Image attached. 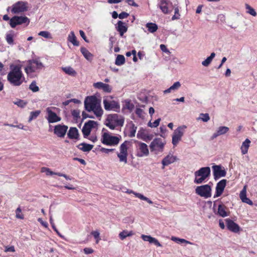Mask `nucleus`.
I'll use <instances>...</instances> for the list:
<instances>
[{
  "label": "nucleus",
  "instance_id": "nucleus-1",
  "mask_svg": "<svg viewBox=\"0 0 257 257\" xmlns=\"http://www.w3.org/2000/svg\"><path fill=\"white\" fill-rule=\"evenodd\" d=\"M22 67V65L20 64L10 65V71L8 74L7 80L13 86H19L25 82Z\"/></svg>",
  "mask_w": 257,
  "mask_h": 257
},
{
  "label": "nucleus",
  "instance_id": "nucleus-2",
  "mask_svg": "<svg viewBox=\"0 0 257 257\" xmlns=\"http://www.w3.org/2000/svg\"><path fill=\"white\" fill-rule=\"evenodd\" d=\"M84 106L87 111L93 112L98 118H100L103 113L100 101L95 96L86 97L84 101Z\"/></svg>",
  "mask_w": 257,
  "mask_h": 257
},
{
  "label": "nucleus",
  "instance_id": "nucleus-3",
  "mask_svg": "<svg viewBox=\"0 0 257 257\" xmlns=\"http://www.w3.org/2000/svg\"><path fill=\"white\" fill-rule=\"evenodd\" d=\"M123 123L124 119L122 117L117 114L108 115L104 122L105 125L112 130L117 126H122Z\"/></svg>",
  "mask_w": 257,
  "mask_h": 257
},
{
  "label": "nucleus",
  "instance_id": "nucleus-4",
  "mask_svg": "<svg viewBox=\"0 0 257 257\" xmlns=\"http://www.w3.org/2000/svg\"><path fill=\"white\" fill-rule=\"evenodd\" d=\"M60 109L56 107L50 106L46 109V118L49 123H55L61 120V118L59 116Z\"/></svg>",
  "mask_w": 257,
  "mask_h": 257
},
{
  "label": "nucleus",
  "instance_id": "nucleus-5",
  "mask_svg": "<svg viewBox=\"0 0 257 257\" xmlns=\"http://www.w3.org/2000/svg\"><path fill=\"white\" fill-rule=\"evenodd\" d=\"M44 67L43 63L38 59H33L28 61V65L24 70L28 75H31L32 73L41 70Z\"/></svg>",
  "mask_w": 257,
  "mask_h": 257
},
{
  "label": "nucleus",
  "instance_id": "nucleus-6",
  "mask_svg": "<svg viewBox=\"0 0 257 257\" xmlns=\"http://www.w3.org/2000/svg\"><path fill=\"white\" fill-rule=\"evenodd\" d=\"M104 108L106 110L118 111L120 105L118 101L113 99L111 96H107L103 100Z\"/></svg>",
  "mask_w": 257,
  "mask_h": 257
},
{
  "label": "nucleus",
  "instance_id": "nucleus-7",
  "mask_svg": "<svg viewBox=\"0 0 257 257\" xmlns=\"http://www.w3.org/2000/svg\"><path fill=\"white\" fill-rule=\"evenodd\" d=\"M166 141L160 138L155 139L150 145V150L156 154L163 152Z\"/></svg>",
  "mask_w": 257,
  "mask_h": 257
},
{
  "label": "nucleus",
  "instance_id": "nucleus-8",
  "mask_svg": "<svg viewBox=\"0 0 257 257\" xmlns=\"http://www.w3.org/2000/svg\"><path fill=\"white\" fill-rule=\"evenodd\" d=\"M210 173V169L208 167H203L198 171L195 172V178L194 182L196 184L202 183L207 178H208Z\"/></svg>",
  "mask_w": 257,
  "mask_h": 257
},
{
  "label": "nucleus",
  "instance_id": "nucleus-9",
  "mask_svg": "<svg viewBox=\"0 0 257 257\" xmlns=\"http://www.w3.org/2000/svg\"><path fill=\"white\" fill-rule=\"evenodd\" d=\"M186 128L187 126L186 125H182L174 130L172 135V144L174 146H176L181 140Z\"/></svg>",
  "mask_w": 257,
  "mask_h": 257
},
{
  "label": "nucleus",
  "instance_id": "nucleus-10",
  "mask_svg": "<svg viewBox=\"0 0 257 257\" xmlns=\"http://www.w3.org/2000/svg\"><path fill=\"white\" fill-rule=\"evenodd\" d=\"M132 145L130 141H125L121 144L119 147V152L117 153V156L120 161H126L128 151Z\"/></svg>",
  "mask_w": 257,
  "mask_h": 257
},
{
  "label": "nucleus",
  "instance_id": "nucleus-11",
  "mask_svg": "<svg viewBox=\"0 0 257 257\" xmlns=\"http://www.w3.org/2000/svg\"><path fill=\"white\" fill-rule=\"evenodd\" d=\"M195 192L201 197L208 198L211 196V188L208 185L197 186L195 189Z\"/></svg>",
  "mask_w": 257,
  "mask_h": 257
},
{
  "label": "nucleus",
  "instance_id": "nucleus-12",
  "mask_svg": "<svg viewBox=\"0 0 257 257\" xmlns=\"http://www.w3.org/2000/svg\"><path fill=\"white\" fill-rule=\"evenodd\" d=\"M30 23V20L26 16H15L10 20V25L13 28H15L17 25L26 24L27 25Z\"/></svg>",
  "mask_w": 257,
  "mask_h": 257
},
{
  "label": "nucleus",
  "instance_id": "nucleus-13",
  "mask_svg": "<svg viewBox=\"0 0 257 257\" xmlns=\"http://www.w3.org/2000/svg\"><path fill=\"white\" fill-rule=\"evenodd\" d=\"M28 3L23 1H19L12 6L11 12L15 14H18L28 10Z\"/></svg>",
  "mask_w": 257,
  "mask_h": 257
},
{
  "label": "nucleus",
  "instance_id": "nucleus-14",
  "mask_svg": "<svg viewBox=\"0 0 257 257\" xmlns=\"http://www.w3.org/2000/svg\"><path fill=\"white\" fill-rule=\"evenodd\" d=\"M114 137L107 131L103 129L101 137V142L106 146H114Z\"/></svg>",
  "mask_w": 257,
  "mask_h": 257
},
{
  "label": "nucleus",
  "instance_id": "nucleus-15",
  "mask_svg": "<svg viewBox=\"0 0 257 257\" xmlns=\"http://www.w3.org/2000/svg\"><path fill=\"white\" fill-rule=\"evenodd\" d=\"M97 125V123L94 120H89L86 122L82 128V133L84 136L86 137L88 136L93 128H95Z\"/></svg>",
  "mask_w": 257,
  "mask_h": 257
},
{
  "label": "nucleus",
  "instance_id": "nucleus-16",
  "mask_svg": "<svg viewBox=\"0 0 257 257\" xmlns=\"http://www.w3.org/2000/svg\"><path fill=\"white\" fill-rule=\"evenodd\" d=\"M68 126L65 125L58 124L55 126L54 133L58 137L63 138L65 136Z\"/></svg>",
  "mask_w": 257,
  "mask_h": 257
},
{
  "label": "nucleus",
  "instance_id": "nucleus-17",
  "mask_svg": "<svg viewBox=\"0 0 257 257\" xmlns=\"http://www.w3.org/2000/svg\"><path fill=\"white\" fill-rule=\"evenodd\" d=\"M213 174L215 178L224 177L226 175L225 168L220 165H214L212 167Z\"/></svg>",
  "mask_w": 257,
  "mask_h": 257
},
{
  "label": "nucleus",
  "instance_id": "nucleus-18",
  "mask_svg": "<svg viewBox=\"0 0 257 257\" xmlns=\"http://www.w3.org/2000/svg\"><path fill=\"white\" fill-rule=\"evenodd\" d=\"M229 131L228 127L226 126H219L218 127L215 132L212 134L211 136V139L213 140L218 137L222 135H224L227 134Z\"/></svg>",
  "mask_w": 257,
  "mask_h": 257
},
{
  "label": "nucleus",
  "instance_id": "nucleus-19",
  "mask_svg": "<svg viewBox=\"0 0 257 257\" xmlns=\"http://www.w3.org/2000/svg\"><path fill=\"white\" fill-rule=\"evenodd\" d=\"M226 185V180L223 179L219 181L216 187V194L214 197L220 196L223 192V190Z\"/></svg>",
  "mask_w": 257,
  "mask_h": 257
},
{
  "label": "nucleus",
  "instance_id": "nucleus-20",
  "mask_svg": "<svg viewBox=\"0 0 257 257\" xmlns=\"http://www.w3.org/2000/svg\"><path fill=\"white\" fill-rule=\"evenodd\" d=\"M93 86L97 89L103 90L105 92L110 93L112 90L111 87L106 83L102 82H97L93 84Z\"/></svg>",
  "mask_w": 257,
  "mask_h": 257
},
{
  "label": "nucleus",
  "instance_id": "nucleus-21",
  "mask_svg": "<svg viewBox=\"0 0 257 257\" xmlns=\"http://www.w3.org/2000/svg\"><path fill=\"white\" fill-rule=\"evenodd\" d=\"M41 172L42 173H45L47 176H50V175H56L59 176L63 177L65 178L67 180H71V179L69 176L66 175L65 174H62L61 173H55L51 170H50V169L46 168V167H43L41 169Z\"/></svg>",
  "mask_w": 257,
  "mask_h": 257
},
{
  "label": "nucleus",
  "instance_id": "nucleus-22",
  "mask_svg": "<svg viewBox=\"0 0 257 257\" xmlns=\"http://www.w3.org/2000/svg\"><path fill=\"white\" fill-rule=\"evenodd\" d=\"M139 156L141 157L147 156L149 155V152L148 146L144 143H139Z\"/></svg>",
  "mask_w": 257,
  "mask_h": 257
},
{
  "label": "nucleus",
  "instance_id": "nucleus-23",
  "mask_svg": "<svg viewBox=\"0 0 257 257\" xmlns=\"http://www.w3.org/2000/svg\"><path fill=\"white\" fill-rule=\"evenodd\" d=\"M226 225L229 230L234 232H237L239 230V226L230 219H225Z\"/></svg>",
  "mask_w": 257,
  "mask_h": 257
},
{
  "label": "nucleus",
  "instance_id": "nucleus-24",
  "mask_svg": "<svg viewBox=\"0 0 257 257\" xmlns=\"http://www.w3.org/2000/svg\"><path fill=\"white\" fill-rule=\"evenodd\" d=\"M116 29V30L119 33L120 36L122 37L123 34L127 31V27L125 23L121 21H119L117 22Z\"/></svg>",
  "mask_w": 257,
  "mask_h": 257
},
{
  "label": "nucleus",
  "instance_id": "nucleus-25",
  "mask_svg": "<svg viewBox=\"0 0 257 257\" xmlns=\"http://www.w3.org/2000/svg\"><path fill=\"white\" fill-rule=\"evenodd\" d=\"M141 238L145 241H148L150 243H153L157 246H161L162 245L159 241L155 238L152 237L150 235L143 234Z\"/></svg>",
  "mask_w": 257,
  "mask_h": 257
},
{
  "label": "nucleus",
  "instance_id": "nucleus-26",
  "mask_svg": "<svg viewBox=\"0 0 257 257\" xmlns=\"http://www.w3.org/2000/svg\"><path fill=\"white\" fill-rule=\"evenodd\" d=\"M158 6L164 14H168L171 12L169 10L167 0H160Z\"/></svg>",
  "mask_w": 257,
  "mask_h": 257
},
{
  "label": "nucleus",
  "instance_id": "nucleus-27",
  "mask_svg": "<svg viewBox=\"0 0 257 257\" xmlns=\"http://www.w3.org/2000/svg\"><path fill=\"white\" fill-rule=\"evenodd\" d=\"M80 51L86 59L89 61L92 60L93 55L87 49L84 47H82L80 49Z\"/></svg>",
  "mask_w": 257,
  "mask_h": 257
},
{
  "label": "nucleus",
  "instance_id": "nucleus-28",
  "mask_svg": "<svg viewBox=\"0 0 257 257\" xmlns=\"http://www.w3.org/2000/svg\"><path fill=\"white\" fill-rule=\"evenodd\" d=\"M250 141L248 139L245 140L242 143L240 147L241 151L242 154H245L247 153L248 148L250 146Z\"/></svg>",
  "mask_w": 257,
  "mask_h": 257
},
{
  "label": "nucleus",
  "instance_id": "nucleus-29",
  "mask_svg": "<svg viewBox=\"0 0 257 257\" xmlns=\"http://www.w3.org/2000/svg\"><path fill=\"white\" fill-rule=\"evenodd\" d=\"M78 136V131L76 127H71L70 128L68 133V136L70 139H77Z\"/></svg>",
  "mask_w": 257,
  "mask_h": 257
},
{
  "label": "nucleus",
  "instance_id": "nucleus-30",
  "mask_svg": "<svg viewBox=\"0 0 257 257\" xmlns=\"http://www.w3.org/2000/svg\"><path fill=\"white\" fill-rule=\"evenodd\" d=\"M68 41L71 43L74 46H78L79 42L77 41L76 37L74 32L71 31L68 36Z\"/></svg>",
  "mask_w": 257,
  "mask_h": 257
},
{
  "label": "nucleus",
  "instance_id": "nucleus-31",
  "mask_svg": "<svg viewBox=\"0 0 257 257\" xmlns=\"http://www.w3.org/2000/svg\"><path fill=\"white\" fill-rule=\"evenodd\" d=\"M226 207L224 205H219L218 207L217 214L222 217H225L228 216V214L226 211Z\"/></svg>",
  "mask_w": 257,
  "mask_h": 257
},
{
  "label": "nucleus",
  "instance_id": "nucleus-32",
  "mask_svg": "<svg viewBox=\"0 0 257 257\" xmlns=\"http://www.w3.org/2000/svg\"><path fill=\"white\" fill-rule=\"evenodd\" d=\"M77 147L79 149L83 152H89L93 148V145L83 143L80 144Z\"/></svg>",
  "mask_w": 257,
  "mask_h": 257
},
{
  "label": "nucleus",
  "instance_id": "nucleus-33",
  "mask_svg": "<svg viewBox=\"0 0 257 257\" xmlns=\"http://www.w3.org/2000/svg\"><path fill=\"white\" fill-rule=\"evenodd\" d=\"M181 86V84L179 81L175 82L171 87L164 91V93H169L172 91H176Z\"/></svg>",
  "mask_w": 257,
  "mask_h": 257
},
{
  "label": "nucleus",
  "instance_id": "nucleus-34",
  "mask_svg": "<svg viewBox=\"0 0 257 257\" xmlns=\"http://www.w3.org/2000/svg\"><path fill=\"white\" fill-rule=\"evenodd\" d=\"M134 235V232L133 231H127L126 230H124L120 232L118 235L119 238L121 240L124 239L126 237L131 236Z\"/></svg>",
  "mask_w": 257,
  "mask_h": 257
},
{
  "label": "nucleus",
  "instance_id": "nucleus-35",
  "mask_svg": "<svg viewBox=\"0 0 257 257\" xmlns=\"http://www.w3.org/2000/svg\"><path fill=\"white\" fill-rule=\"evenodd\" d=\"M215 56V53H212L210 56L208 57L205 60L202 62V65L205 67H207L211 63Z\"/></svg>",
  "mask_w": 257,
  "mask_h": 257
},
{
  "label": "nucleus",
  "instance_id": "nucleus-36",
  "mask_svg": "<svg viewBox=\"0 0 257 257\" xmlns=\"http://www.w3.org/2000/svg\"><path fill=\"white\" fill-rule=\"evenodd\" d=\"M146 27L148 28V30L150 33H154L158 30V26L155 24L152 23H149L146 24Z\"/></svg>",
  "mask_w": 257,
  "mask_h": 257
},
{
  "label": "nucleus",
  "instance_id": "nucleus-37",
  "mask_svg": "<svg viewBox=\"0 0 257 257\" xmlns=\"http://www.w3.org/2000/svg\"><path fill=\"white\" fill-rule=\"evenodd\" d=\"M125 63V58L123 55H117L115 61V64L117 66H121Z\"/></svg>",
  "mask_w": 257,
  "mask_h": 257
},
{
  "label": "nucleus",
  "instance_id": "nucleus-38",
  "mask_svg": "<svg viewBox=\"0 0 257 257\" xmlns=\"http://www.w3.org/2000/svg\"><path fill=\"white\" fill-rule=\"evenodd\" d=\"M62 70L67 74L71 76H75L76 74V71L71 67H63Z\"/></svg>",
  "mask_w": 257,
  "mask_h": 257
},
{
  "label": "nucleus",
  "instance_id": "nucleus-39",
  "mask_svg": "<svg viewBox=\"0 0 257 257\" xmlns=\"http://www.w3.org/2000/svg\"><path fill=\"white\" fill-rule=\"evenodd\" d=\"M147 137L148 136L146 134V131L145 130L141 128L138 131V133L137 134V138L138 139L146 140Z\"/></svg>",
  "mask_w": 257,
  "mask_h": 257
},
{
  "label": "nucleus",
  "instance_id": "nucleus-40",
  "mask_svg": "<svg viewBox=\"0 0 257 257\" xmlns=\"http://www.w3.org/2000/svg\"><path fill=\"white\" fill-rule=\"evenodd\" d=\"M135 196L142 200L147 202L149 204H152L153 203V201L150 198L145 196L141 193L136 194Z\"/></svg>",
  "mask_w": 257,
  "mask_h": 257
},
{
  "label": "nucleus",
  "instance_id": "nucleus-41",
  "mask_svg": "<svg viewBox=\"0 0 257 257\" xmlns=\"http://www.w3.org/2000/svg\"><path fill=\"white\" fill-rule=\"evenodd\" d=\"M171 240L173 241H174L177 243H185L189 244H192L191 242H190L185 239L179 238H178V237H176L175 236H172L171 237Z\"/></svg>",
  "mask_w": 257,
  "mask_h": 257
},
{
  "label": "nucleus",
  "instance_id": "nucleus-42",
  "mask_svg": "<svg viewBox=\"0 0 257 257\" xmlns=\"http://www.w3.org/2000/svg\"><path fill=\"white\" fill-rule=\"evenodd\" d=\"M41 113L40 110H36L30 112V115L29 118V122H31L33 119L37 118Z\"/></svg>",
  "mask_w": 257,
  "mask_h": 257
},
{
  "label": "nucleus",
  "instance_id": "nucleus-43",
  "mask_svg": "<svg viewBox=\"0 0 257 257\" xmlns=\"http://www.w3.org/2000/svg\"><path fill=\"white\" fill-rule=\"evenodd\" d=\"M90 234L93 235L94 238L95 239V242L96 243H98L99 241L101 240L100 237V232L98 230H94L92 231Z\"/></svg>",
  "mask_w": 257,
  "mask_h": 257
},
{
  "label": "nucleus",
  "instance_id": "nucleus-44",
  "mask_svg": "<svg viewBox=\"0 0 257 257\" xmlns=\"http://www.w3.org/2000/svg\"><path fill=\"white\" fill-rule=\"evenodd\" d=\"M245 6L246 9L247 10V13L249 14L250 15L254 17L256 16V13L255 11V10L252 8H251L249 5L246 4L245 5Z\"/></svg>",
  "mask_w": 257,
  "mask_h": 257
},
{
  "label": "nucleus",
  "instance_id": "nucleus-45",
  "mask_svg": "<svg viewBox=\"0 0 257 257\" xmlns=\"http://www.w3.org/2000/svg\"><path fill=\"white\" fill-rule=\"evenodd\" d=\"M14 34L13 33H9L6 35V41L10 45L14 44Z\"/></svg>",
  "mask_w": 257,
  "mask_h": 257
},
{
  "label": "nucleus",
  "instance_id": "nucleus-46",
  "mask_svg": "<svg viewBox=\"0 0 257 257\" xmlns=\"http://www.w3.org/2000/svg\"><path fill=\"white\" fill-rule=\"evenodd\" d=\"M178 159L176 156L174 155L172 153H169L168 155L164 159L163 161H176Z\"/></svg>",
  "mask_w": 257,
  "mask_h": 257
},
{
  "label": "nucleus",
  "instance_id": "nucleus-47",
  "mask_svg": "<svg viewBox=\"0 0 257 257\" xmlns=\"http://www.w3.org/2000/svg\"><path fill=\"white\" fill-rule=\"evenodd\" d=\"M198 119L202 120L203 122H207L210 119V116L208 113H201Z\"/></svg>",
  "mask_w": 257,
  "mask_h": 257
},
{
  "label": "nucleus",
  "instance_id": "nucleus-48",
  "mask_svg": "<svg viewBox=\"0 0 257 257\" xmlns=\"http://www.w3.org/2000/svg\"><path fill=\"white\" fill-rule=\"evenodd\" d=\"M38 35L47 39L52 38L51 34L48 31H41L38 33Z\"/></svg>",
  "mask_w": 257,
  "mask_h": 257
},
{
  "label": "nucleus",
  "instance_id": "nucleus-49",
  "mask_svg": "<svg viewBox=\"0 0 257 257\" xmlns=\"http://www.w3.org/2000/svg\"><path fill=\"white\" fill-rule=\"evenodd\" d=\"M14 103L15 104L17 105V106H18L19 107H20L22 108L24 107L27 104V102L23 100H21V99H18L17 101H14Z\"/></svg>",
  "mask_w": 257,
  "mask_h": 257
},
{
  "label": "nucleus",
  "instance_id": "nucleus-50",
  "mask_svg": "<svg viewBox=\"0 0 257 257\" xmlns=\"http://www.w3.org/2000/svg\"><path fill=\"white\" fill-rule=\"evenodd\" d=\"M29 88L34 92H36L39 91V87L37 85L36 82H32L30 85Z\"/></svg>",
  "mask_w": 257,
  "mask_h": 257
},
{
  "label": "nucleus",
  "instance_id": "nucleus-51",
  "mask_svg": "<svg viewBox=\"0 0 257 257\" xmlns=\"http://www.w3.org/2000/svg\"><path fill=\"white\" fill-rule=\"evenodd\" d=\"M160 121L161 118H158L155 120L153 122H151V121H150L148 123V125L149 126L151 127H156L159 125Z\"/></svg>",
  "mask_w": 257,
  "mask_h": 257
},
{
  "label": "nucleus",
  "instance_id": "nucleus-52",
  "mask_svg": "<svg viewBox=\"0 0 257 257\" xmlns=\"http://www.w3.org/2000/svg\"><path fill=\"white\" fill-rule=\"evenodd\" d=\"M136 131L137 127L134 124H132V127L130 129L128 136L131 138L134 137L135 136Z\"/></svg>",
  "mask_w": 257,
  "mask_h": 257
},
{
  "label": "nucleus",
  "instance_id": "nucleus-53",
  "mask_svg": "<svg viewBox=\"0 0 257 257\" xmlns=\"http://www.w3.org/2000/svg\"><path fill=\"white\" fill-rule=\"evenodd\" d=\"M246 186H244L243 189L241 191L240 194H239V197H240V198L241 200V201L243 200L244 199V198L246 197Z\"/></svg>",
  "mask_w": 257,
  "mask_h": 257
},
{
  "label": "nucleus",
  "instance_id": "nucleus-54",
  "mask_svg": "<svg viewBox=\"0 0 257 257\" xmlns=\"http://www.w3.org/2000/svg\"><path fill=\"white\" fill-rule=\"evenodd\" d=\"M124 107L130 111H132L134 109L135 106L130 101H126Z\"/></svg>",
  "mask_w": 257,
  "mask_h": 257
},
{
  "label": "nucleus",
  "instance_id": "nucleus-55",
  "mask_svg": "<svg viewBox=\"0 0 257 257\" xmlns=\"http://www.w3.org/2000/svg\"><path fill=\"white\" fill-rule=\"evenodd\" d=\"M16 216L17 218H19V219H21L24 218V216L22 214V213H21V209L20 207L16 209Z\"/></svg>",
  "mask_w": 257,
  "mask_h": 257
},
{
  "label": "nucleus",
  "instance_id": "nucleus-56",
  "mask_svg": "<svg viewBox=\"0 0 257 257\" xmlns=\"http://www.w3.org/2000/svg\"><path fill=\"white\" fill-rule=\"evenodd\" d=\"M114 151L113 149H106L104 148H102L100 149V151L104 154H109L110 153L113 152Z\"/></svg>",
  "mask_w": 257,
  "mask_h": 257
},
{
  "label": "nucleus",
  "instance_id": "nucleus-57",
  "mask_svg": "<svg viewBox=\"0 0 257 257\" xmlns=\"http://www.w3.org/2000/svg\"><path fill=\"white\" fill-rule=\"evenodd\" d=\"M50 223L52 226L53 228L55 230V231L56 232V233L58 234V235L59 236H60V237H62V235L59 233V232L58 231V230L56 228L55 226L54 225V223H53V220H52V216H50Z\"/></svg>",
  "mask_w": 257,
  "mask_h": 257
},
{
  "label": "nucleus",
  "instance_id": "nucleus-58",
  "mask_svg": "<svg viewBox=\"0 0 257 257\" xmlns=\"http://www.w3.org/2000/svg\"><path fill=\"white\" fill-rule=\"evenodd\" d=\"M15 251V247L14 246H6L5 249V252H14Z\"/></svg>",
  "mask_w": 257,
  "mask_h": 257
},
{
  "label": "nucleus",
  "instance_id": "nucleus-59",
  "mask_svg": "<svg viewBox=\"0 0 257 257\" xmlns=\"http://www.w3.org/2000/svg\"><path fill=\"white\" fill-rule=\"evenodd\" d=\"M129 16V14L126 12H122L118 15V18L120 19H123L126 18Z\"/></svg>",
  "mask_w": 257,
  "mask_h": 257
},
{
  "label": "nucleus",
  "instance_id": "nucleus-60",
  "mask_svg": "<svg viewBox=\"0 0 257 257\" xmlns=\"http://www.w3.org/2000/svg\"><path fill=\"white\" fill-rule=\"evenodd\" d=\"M121 139V136L118 135L117 136L114 137V146L117 145Z\"/></svg>",
  "mask_w": 257,
  "mask_h": 257
},
{
  "label": "nucleus",
  "instance_id": "nucleus-61",
  "mask_svg": "<svg viewBox=\"0 0 257 257\" xmlns=\"http://www.w3.org/2000/svg\"><path fill=\"white\" fill-rule=\"evenodd\" d=\"M160 49L161 50L163 51V52H166V53H170V51H169V50L167 48L166 46L164 45V44H161L160 45Z\"/></svg>",
  "mask_w": 257,
  "mask_h": 257
},
{
  "label": "nucleus",
  "instance_id": "nucleus-62",
  "mask_svg": "<svg viewBox=\"0 0 257 257\" xmlns=\"http://www.w3.org/2000/svg\"><path fill=\"white\" fill-rule=\"evenodd\" d=\"M242 201L244 203H245L246 204H248L250 205H252L253 204V203L252 202L251 200H250L249 198H248L247 197L245 198H244V199L243 200H242Z\"/></svg>",
  "mask_w": 257,
  "mask_h": 257
},
{
  "label": "nucleus",
  "instance_id": "nucleus-63",
  "mask_svg": "<svg viewBox=\"0 0 257 257\" xmlns=\"http://www.w3.org/2000/svg\"><path fill=\"white\" fill-rule=\"evenodd\" d=\"M84 252L86 254H90L93 252V250L91 248H85L84 249Z\"/></svg>",
  "mask_w": 257,
  "mask_h": 257
},
{
  "label": "nucleus",
  "instance_id": "nucleus-64",
  "mask_svg": "<svg viewBox=\"0 0 257 257\" xmlns=\"http://www.w3.org/2000/svg\"><path fill=\"white\" fill-rule=\"evenodd\" d=\"M136 113L138 114L140 117H141L143 113V111L141 108H137L136 110Z\"/></svg>",
  "mask_w": 257,
  "mask_h": 257
}]
</instances>
